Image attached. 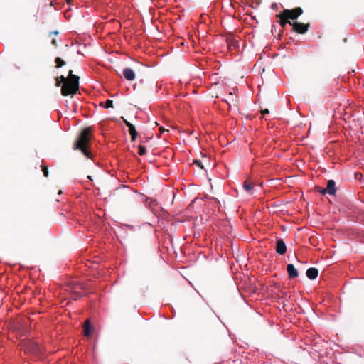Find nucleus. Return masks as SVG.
<instances>
[{
  "label": "nucleus",
  "instance_id": "f257e3e1",
  "mask_svg": "<svg viewBox=\"0 0 364 364\" xmlns=\"http://www.w3.org/2000/svg\"><path fill=\"white\" fill-rule=\"evenodd\" d=\"M63 83L61 93L63 96L75 95L79 89V77L73 74L70 70L69 77L65 78L63 75L56 79V85L60 86Z\"/></svg>",
  "mask_w": 364,
  "mask_h": 364
},
{
  "label": "nucleus",
  "instance_id": "f03ea898",
  "mask_svg": "<svg viewBox=\"0 0 364 364\" xmlns=\"http://www.w3.org/2000/svg\"><path fill=\"white\" fill-rule=\"evenodd\" d=\"M90 133H91L90 127H87V128L84 129L81 132V133L75 143V149L80 150L82 152V154L88 159L91 158L90 153L87 150V144L90 141Z\"/></svg>",
  "mask_w": 364,
  "mask_h": 364
},
{
  "label": "nucleus",
  "instance_id": "7ed1b4c3",
  "mask_svg": "<svg viewBox=\"0 0 364 364\" xmlns=\"http://www.w3.org/2000/svg\"><path fill=\"white\" fill-rule=\"evenodd\" d=\"M302 14L301 8H296L292 10L284 9L282 14H279L282 18L286 17L287 19L294 20L296 19Z\"/></svg>",
  "mask_w": 364,
  "mask_h": 364
},
{
  "label": "nucleus",
  "instance_id": "20e7f679",
  "mask_svg": "<svg viewBox=\"0 0 364 364\" xmlns=\"http://www.w3.org/2000/svg\"><path fill=\"white\" fill-rule=\"evenodd\" d=\"M288 23L290 25H292L294 30L299 33H305L308 31V24H304L300 22H294L291 23L289 21Z\"/></svg>",
  "mask_w": 364,
  "mask_h": 364
},
{
  "label": "nucleus",
  "instance_id": "39448f33",
  "mask_svg": "<svg viewBox=\"0 0 364 364\" xmlns=\"http://www.w3.org/2000/svg\"><path fill=\"white\" fill-rule=\"evenodd\" d=\"M336 191V184L333 180H328L327 183V186L325 189L323 190L322 193L323 194L328 193L330 195L335 194Z\"/></svg>",
  "mask_w": 364,
  "mask_h": 364
},
{
  "label": "nucleus",
  "instance_id": "423d86ee",
  "mask_svg": "<svg viewBox=\"0 0 364 364\" xmlns=\"http://www.w3.org/2000/svg\"><path fill=\"white\" fill-rule=\"evenodd\" d=\"M123 75L124 77L129 81L134 80L136 77L134 71L129 68H124L123 70Z\"/></svg>",
  "mask_w": 364,
  "mask_h": 364
},
{
  "label": "nucleus",
  "instance_id": "0eeeda50",
  "mask_svg": "<svg viewBox=\"0 0 364 364\" xmlns=\"http://www.w3.org/2000/svg\"><path fill=\"white\" fill-rule=\"evenodd\" d=\"M124 122L126 124V125L129 127V134L132 137V141H135L136 136H137V132L135 129V127L124 119Z\"/></svg>",
  "mask_w": 364,
  "mask_h": 364
},
{
  "label": "nucleus",
  "instance_id": "6e6552de",
  "mask_svg": "<svg viewBox=\"0 0 364 364\" xmlns=\"http://www.w3.org/2000/svg\"><path fill=\"white\" fill-rule=\"evenodd\" d=\"M276 252L279 255H284L287 252V247L283 240H279L277 242Z\"/></svg>",
  "mask_w": 364,
  "mask_h": 364
},
{
  "label": "nucleus",
  "instance_id": "1a4fd4ad",
  "mask_svg": "<svg viewBox=\"0 0 364 364\" xmlns=\"http://www.w3.org/2000/svg\"><path fill=\"white\" fill-rule=\"evenodd\" d=\"M287 271L288 272V275H289V278H296L299 275L297 269L295 268V267L292 264H287Z\"/></svg>",
  "mask_w": 364,
  "mask_h": 364
},
{
  "label": "nucleus",
  "instance_id": "9d476101",
  "mask_svg": "<svg viewBox=\"0 0 364 364\" xmlns=\"http://www.w3.org/2000/svg\"><path fill=\"white\" fill-rule=\"evenodd\" d=\"M318 275V271L317 269L311 267L306 270V276L310 279H316Z\"/></svg>",
  "mask_w": 364,
  "mask_h": 364
},
{
  "label": "nucleus",
  "instance_id": "9b49d317",
  "mask_svg": "<svg viewBox=\"0 0 364 364\" xmlns=\"http://www.w3.org/2000/svg\"><path fill=\"white\" fill-rule=\"evenodd\" d=\"M242 188L247 194L252 195L254 193V187L248 181L243 183Z\"/></svg>",
  "mask_w": 364,
  "mask_h": 364
},
{
  "label": "nucleus",
  "instance_id": "f8f14e48",
  "mask_svg": "<svg viewBox=\"0 0 364 364\" xmlns=\"http://www.w3.org/2000/svg\"><path fill=\"white\" fill-rule=\"evenodd\" d=\"M24 346L28 352H34L37 350L38 346L35 343L26 342Z\"/></svg>",
  "mask_w": 364,
  "mask_h": 364
},
{
  "label": "nucleus",
  "instance_id": "ddd939ff",
  "mask_svg": "<svg viewBox=\"0 0 364 364\" xmlns=\"http://www.w3.org/2000/svg\"><path fill=\"white\" fill-rule=\"evenodd\" d=\"M100 105L104 108L108 109L113 107V101L111 100H107L105 102H100Z\"/></svg>",
  "mask_w": 364,
  "mask_h": 364
},
{
  "label": "nucleus",
  "instance_id": "4468645a",
  "mask_svg": "<svg viewBox=\"0 0 364 364\" xmlns=\"http://www.w3.org/2000/svg\"><path fill=\"white\" fill-rule=\"evenodd\" d=\"M84 333L85 336H88L90 335V322L89 320H86L85 326H84Z\"/></svg>",
  "mask_w": 364,
  "mask_h": 364
},
{
  "label": "nucleus",
  "instance_id": "2eb2a0df",
  "mask_svg": "<svg viewBox=\"0 0 364 364\" xmlns=\"http://www.w3.org/2000/svg\"><path fill=\"white\" fill-rule=\"evenodd\" d=\"M55 63H56V67L57 68H61L62 66H63L65 64V61H63L60 58H57L55 59Z\"/></svg>",
  "mask_w": 364,
  "mask_h": 364
},
{
  "label": "nucleus",
  "instance_id": "dca6fc26",
  "mask_svg": "<svg viewBox=\"0 0 364 364\" xmlns=\"http://www.w3.org/2000/svg\"><path fill=\"white\" fill-rule=\"evenodd\" d=\"M144 203H146L149 207H152L156 205V201L151 198H146L144 200Z\"/></svg>",
  "mask_w": 364,
  "mask_h": 364
},
{
  "label": "nucleus",
  "instance_id": "f3484780",
  "mask_svg": "<svg viewBox=\"0 0 364 364\" xmlns=\"http://www.w3.org/2000/svg\"><path fill=\"white\" fill-rule=\"evenodd\" d=\"M138 153H139V154L140 156H143V155L146 154V148L144 146H140L139 147V152Z\"/></svg>",
  "mask_w": 364,
  "mask_h": 364
},
{
  "label": "nucleus",
  "instance_id": "a211bd4d",
  "mask_svg": "<svg viewBox=\"0 0 364 364\" xmlns=\"http://www.w3.org/2000/svg\"><path fill=\"white\" fill-rule=\"evenodd\" d=\"M280 18V20H281V25L282 26H284L286 25V23H287V18L286 17H283L282 19L281 17Z\"/></svg>",
  "mask_w": 364,
  "mask_h": 364
},
{
  "label": "nucleus",
  "instance_id": "6ab92c4d",
  "mask_svg": "<svg viewBox=\"0 0 364 364\" xmlns=\"http://www.w3.org/2000/svg\"><path fill=\"white\" fill-rule=\"evenodd\" d=\"M43 174H44V176H45L46 177H48V168H47L46 166H44V167L43 168Z\"/></svg>",
  "mask_w": 364,
  "mask_h": 364
},
{
  "label": "nucleus",
  "instance_id": "aec40b11",
  "mask_svg": "<svg viewBox=\"0 0 364 364\" xmlns=\"http://www.w3.org/2000/svg\"><path fill=\"white\" fill-rule=\"evenodd\" d=\"M194 164H196L197 166H198L199 167H200L201 168H203V166L202 165V163L200 161H198V160H195L194 161Z\"/></svg>",
  "mask_w": 364,
  "mask_h": 364
},
{
  "label": "nucleus",
  "instance_id": "412c9836",
  "mask_svg": "<svg viewBox=\"0 0 364 364\" xmlns=\"http://www.w3.org/2000/svg\"><path fill=\"white\" fill-rule=\"evenodd\" d=\"M269 112V110H268L267 109H263V110L262 111V114H268Z\"/></svg>",
  "mask_w": 364,
  "mask_h": 364
},
{
  "label": "nucleus",
  "instance_id": "4be33fe9",
  "mask_svg": "<svg viewBox=\"0 0 364 364\" xmlns=\"http://www.w3.org/2000/svg\"><path fill=\"white\" fill-rule=\"evenodd\" d=\"M52 44H53V45H54L55 46H57V42H56V41H55V40H53V41H52Z\"/></svg>",
  "mask_w": 364,
  "mask_h": 364
},
{
  "label": "nucleus",
  "instance_id": "5701e85b",
  "mask_svg": "<svg viewBox=\"0 0 364 364\" xmlns=\"http://www.w3.org/2000/svg\"><path fill=\"white\" fill-rule=\"evenodd\" d=\"M160 131H161V132H164V131H165V129H163L162 127H160Z\"/></svg>",
  "mask_w": 364,
  "mask_h": 364
},
{
  "label": "nucleus",
  "instance_id": "b1692460",
  "mask_svg": "<svg viewBox=\"0 0 364 364\" xmlns=\"http://www.w3.org/2000/svg\"><path fill=\"white\" fill-rule=\"evenodd\" d=\"M53 33H54L55 35H57V34L58 33V31H55V32H53Z\"/></svg>",
  "mask_w": 364,
  "mask_h": 364
},
{
  "label": "nucleus",
  "instance_id": "393cba45",
  "mask_svg": "<svg viewBox=\"0 0 364 364\" xmlns=\"http://www.w3.org/2000/svg\"><path fill=\"white\" fill-rule=\"evenodd\" d=\"M70 0H67V1H69Z\"/></svg>",
  "mask_w": 364,
  "mask_h": 364
}]
</instances>
